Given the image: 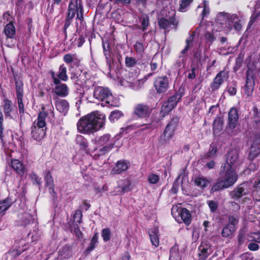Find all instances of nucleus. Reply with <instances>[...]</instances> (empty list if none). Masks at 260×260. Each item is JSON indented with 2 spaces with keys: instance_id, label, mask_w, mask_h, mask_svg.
I'll list each match as a JSON object with an SVG mask.
<instances>
[{
  "instance_id": "f257e3e1",
  "label": "nucleus",
  "mask_w": 260,
  "mask_h": 260,
  "mask_svg": "<svg viewBox=\"0 0 260 260\" xmlns=\"http://www.w3.org/2000/svg\"><path fill=\"white\" fill-rule=\"evenodd\" d=\"M106 116L98 112H93L81 117L77 122L78 131L84 134L93 133L105 125Z\"/></svg>"
},
{
  "instance_id": "f03ea898",
  "label": "nucleus",
  "mask_w": 260,
  "mask_h": 260,
  "mask_svg": "<svg viewBox=\"0 0 260 260\" xmlns=\"http://www.w3.org/2000/svg\"><path fill=\"white\" fill-rule=\"evenodd\" d=\"M238 170L223 167V170L220 174V180L212 187L213 191L228 188L232 186L238 179Z\"/></svg>"
},
{
  "instance_id": "7ed1b4c3",
  "label": "nucleus",
  "mask_w": 260,
  "mask_h": 260,
  "mask_svg": "<svg viewBox=\"0 0 260 260\" xmlns=\"http://www.w3.org/2000/svg\"><path fill=\"white\" fill-rule=\"evenodd\" d=\"M217 19L220 24H222V21H225V27L227 28L228 31L231 30L233 27L237 31H240L242 29V24L236 14L229 16V15L219 14L217 16Z\"/></svg>"
},
{
  "instance_id": "20e7f679",
  "label": "nucleus",
  "mask_w": 260,
  "mask_h": 260,
  "mask_svg": "<svg viewBox=\"0 0 260 260\" xmlns=\"http://www.w3.org/2000/svg\"><path fill=\"white\" fill-rule=\"evenodd\" d=\"M83 10V6L81 0H71L69 4L67 18L65 20L64 28H67L71 24L76 13Z\"/></svg>"
},
{
  "instance_id": "39448f33",
  "label": "nucleus",
  "mask_w": 260,
  "mask_h": 260,
  "mask_svg": "<svg viewBox=\"0 0 260 260\" xmlns=\"http://www.w3.org/2000/svg\"><path fill=\"white\" fill-rule=\"evenodd\" d=\"M172 214L179 223L183 222L189 225L191 221L190 212L186 208L179 209L178 206H174L172 208Z\"/></svg>"
},
{
  "instance_id": "423d86ee",
  "label": "nucleus",
  "mask_w": 260,
  "mask_h": 260,
  "mask_svg": "<svg viewBox=\"0 0 260 260\" xmlns=\"http://www.w3.org/2000/svg\"><path fill=\"white\" fill-rule=\"evenodd\" d=\"M178 123L177 120L173 119L166 126L163 134L161 136L160 140L162 143H167L173 139Z\"/></svg>"
},
{
  "instance_id": "0eeeda50",
  "label": "nucleus",
  "mask_w": 260,
  "mask_h": 260,
  "mask_svg": "<svg viewBox=\"0 0 260 260\" xmlns=\"http://www.w3.org/2000/svg\"><path fill=\"white\" fill-rule=\"evenodd\" d=\"M241 161L239 159L238 152L236 150H231L228 154L224 167L239 170Z\"/></svg>"
},
{
  "instance_id": "6e6552de",
  "label": "nucleus",
  "mask_w": 260,
  "mask_h": 260,
  "mask_svg": "<svg viewBox=\"0 0 260 260\" xmlns=\"http://www.w3.org/2000/svg\"><path fill=\"white\" fill-rule=\"evenodd\" d=\"M51 77L53 80V83L55 84V87L53 89V91L56 95L65 97L69 94V89L67 84L61 83L59 79H58L55 74V73H51Z\"/></svg>"
},
{
  "instance_id": "1a4fd4ad",
  "label": "nucleus",
  "mask_w": 260,
  "mask_h": 260,
  "mask_svg": "<svg viewBox=\"0 0 260 260\" xmlns=\"http://www.w3.org/2000/svg\"><path fill=\"white\" fill-rule=\"evenodd\" d=\"M169 80L167 76L157 77L154 82V87L157 92L161 93L166 92L169 87Z\"/></svg>"
},
{
  "instance_id": "9d476101",
  "label": "nucleus",
  "mask_w": 260,
  "mask_h": 260,
  "mask_svg": "<svg viewBox=\"0 0 260 260\" xmlns=\"http://www.w3.org/2000/svg\"><path fill=\"white\" fill-rule=\"evenodd\" d=\"M251 185L250 183L246 182L239 185L232 193V197L235 199L246 195L250 193Z\"/></svg>"
},
{
  "instance_id": "9b49d317",
  "label": "nucleus",
  "mask_w": 260,
  "mask_h": 260,
  "mask_svg": "<svg viewBox=\"0 0 260 260\" xmlns=\"http://www.w3.org/2000/svg\"><path fill=\"white\" fill-rule=\"evenodd\" d=\"M131 182L127 179L122 180L118 182V186L115 187L111 195L117 196L124 194L126 191L131 190Z\"/></svg>"
},
{
  "instance_id": "f8f14e48",
  "label": "nucleus",
  "mask_w": 260,
  "mask_h": 260,
  "mask_svg": "<svg viewBox=\"0 0 260 260\" xmlns=\"http://www.w3.org/2000/svg\"><path fill=\"white\" fill-rule=\"evenodd\" d=\"M213 252L212 246L208 241L202 242L199 247V256L200 259H205Z\"/></svg>"
},
{
  "instance_id": "ddd939ff",
  "label": "nucleus",
  "mask_w": 260,
  "mask_h": 260,
  "mask_svg": "<svg viewBox=\"0 0 260 260\" xmlns=\"http://www.w3.org/2000/svg\"><path fill=\"white\" fill-rule=\"evenodd\" d=\"M254 79L252 71L248 70L247 72L246 84L244 87V93L247 96H249L252 94L254 90Z\"/></svg>"
},
{
  "instance_id": "4468645a",
  "label": "nucleus",
  "mask_w": 260,
  "mask_h": 260,
  "mask_svg": "<svg viewBox=\"0 0 260 260\" xmlns=\"http://www.w3.org/2000/svg\"><path fill=\"white\" fill-rule=\"evenodd\" d=\"M151 111V109L148 106L139 104L135 106L134 112L140 118H145L149 116Z\"/></svg>"
},
{
  "instance_id": "2eb2a0df",
  "label": "nucleus",
  "mask_w": 260,
  "mask_h": 260,
  "mask_svg": "<svg viewBox=\"0 0 260 260\" xmlns=\"http://www.w3.org/2000/svg\"><path fill=\"white\" fill-rule=\"evenodd\" d=\"M111 93V92L108 88L98 86L95 87L94 90L93 96L99 100L105 102Z\"/></svg>"
},
{
  "instance_id": "dca6fc26",
  "label": "nucleus",
  "mask_w": 260,
  "mask_h": 260,
  "mask_svg": "<svg viewBox=\"0 0 260 260\" xmlns=\"http://www.w3.org/2000/svg\"><path fill=\"white\" fill-rule=\"evenodd\" d=\"M177 105L176 101V98L172 96L168 100L165 102L162 105L160 114L162 116H165L168 114L169 112L172 111Z\"/></svg>"
},
{
  "instance_id": "f3484780",
  "label": "nucleus",
  "mask_w": 260,
  "mask_h": 260,
  "mask_svg": "<svg viewBox=\"0 0 260 260\" xmlns=\"http://www.w3.org/2000/svg\"><path fill=\"white\" fill-rule=\"evenodd\" d=\"M130 166L129 161L126 160H120L118 161L115 167L112 169L111 173L113 175L120 174L126 171Z\"/></svg>"
},
{
  "instance_id": "a211bd4d",
  "label": "nucleus",
  "mask_w": 260,
  "mask_h": 260,
  "mask_svg": "<svg viewBox=\"0 0 260 260\" xmlns=\"http://www.w3.org/2000/svg\"><path fill=\"white\" fill-rule=\"evenodd\" d=\"M228 78V74L226 71L220 72L215 77L211 85L213 90H216L219 88L224 80Z\"/></svg>"
},
{
  "instance_id": "6ab92c4d",
  "label": "nucleus",
  "mask_w": 260,
  "mask_h": 260,
  "mask_svg": "<svg viewBox=\"0 0 260 260\" xmlns=\"http://www.w3.org/2000/svg\"><path fill=\"white\" fill-rule=\"evenodd\" d=\"M260 153V140L257 139L254 141L249 149L248 158L250 160H253Z\"/></svg>"
},
{
  "instance_id": "aec40b11",
  "label": "nucleus",
  "mask_w": 260,
  "mask_h": 260,
  "mask_svg": "<svg viewBox=\"0 0 260 260\" xmlns=\"http://www.w3.org/2000/svg\"><path fill=\"white\" fill-rule=\"evenodd\" d=\"M100 143L105 146L101 149L103 151V153L110 150L114 145L113 141L110 139L109 135H105L101 137L100 139Z\"/></svg>"
},
{
  "instance_id": "412c9836",
  "label": "nucleus",
  "mask_w": 260,
  "mask_h": 260,
  "mask_svg": "<svg viewBox=\"0 0 260 260\" xmlns=\"http://www.w3.org/2000/svg\"><path fill=\"white\" fill-rule=\"evenodd\" d=\"M46 134V130L40 128L36 125H32L31 127V137L37 141H40L43 139Z\"/></svg>"
},
{
  "instance_id": "4be33fe9",
  "label": "nucleus",
  "mask_w": 260,
  "mask_h": 260,
  "mask_svg": "<svg viewBox=\"0 0 260 260\" xmlns=\"http://www.w3.org/2000/svg\"><path fill=\"white\" fill-rule=\"evenodd\" d=\"M239 116L237 110L236 108H232L229 113V125L230 128H234L236 125Z\"/></svg>"
},
{
  "instance_id": "5701e85b",
  "label": "nucleus",
  "mask_w": 260,
  "mask_h": 260,
  "mask_svg": "<svg viewBox=\"0 0 260 260\" xmlns=\"http://www.w3.org/2000/svg\"><path fill=\"white\" fill-rule=\"evenodd\" d=\"M158 232V229L156 227H154L149 230L151 244L155 247H158L159 244Z\"/></svg>"
},
{
  "instance_id": "b1692460",
  "label": "nucleus",
  "mask_w": 260,
  "mask_h": 260,
  "mask_svg": "<svg viewBox=\"0 0 260 260\" xmlns=\"http://www.w3.org/2000/svg\"><path fill=\"white\" fill-rule=\"evenodd\" d=\"M4 32L6 36L7 40L14 39L16 35V28L14 24L11 22L8 23L4 28Z\"/></svg>"
},
{
  "instance_id": "393cba45",
  "label": "nucleus",
  "mask_w": 260,
  "mask_h": 260,
  "mask_svg": "<svg viewBox=\"0 0 260 260\" xmlns=\"http://www.w3.org/2000/svg\"><path fill=\"white\" fill-rule=\"evenodd\" d=\"M11 166L14 170L20 175H23L26 172V169L22 163L18 159H14L11 161Z\"/></svg>"
},
{
  "instance_id": "a878e982",
  "label": "nucleus",
  "mask_w": 260,
  "mask_h": 260,
  "mask_svg": "<svg viewBox=\"0 0 260 260\" xmlns=\"http://www.w3.org/2000/svg\"><path fill=\"white\" fill-rule=\"evenodd\" d=\"M47 114L44 111L41 112L38 117L37 119L34 121L33 125H36L40 128L46 129V118Z\"/></svg>"
},
{
  "instance_id": "bb28decb",
  "label": "nucleus",
  "mask_w": 260,
  "mask_h": 260,
  "mask_svg": "<svg viewBox=\"0 0 260 260\" xmlns=\"http://www.w3.org/2000/svg\"><path fill=\"white\" fill-rule=\"evenodd\" d=\"M56 108L60 113L65 115L69 109V103L65 100H59L56 101Z\"/></svg>"
},
{
  "instance_id": "cd10ccee",
  "label": "nucleus",
  "mask_w": 260,
  "mask_h": 260,
  "mask_svg": "<svg viewBox=\"0 0 260 260\" xmlns=\"http://www.w3.org/2000/svg\"><path fill=\"white\" fill-rule=\"evenodd\" d=\"M4 102L3 109L5 116L12 118L11 112L12 111V102L8 99H5Z\"/></svg>"
},
{
  "instance_id": "c85d7f7f",
  "label": "nucleus",
  "mask_w": 260,
  "mask_h": 260,
  "mask_svg": "<svg viewBox=\"0 0 260 260\" xmlns=\"http://www.w3.org/2000/svg\"><path fill=\"white\" fill-rule=\"evenodd\" d=\"M34 218L32 216L27 213L23 214L19 220L20 225L22 226H25L34 221Z\"/></svg>"
},
{
  "instance_id": "c756f323",
  "label": "nucleus",
  "mask_w": 260,
  "mask_h": 260,
  "mask_svg": "<svg viewBox=\"0 0 260 260\" xmlns=\"http://www.w3.org/2000/svg\"><path fill=\"white\" fill-rule=\"evenodd\" d=\"M57 77L59 79L63 81H67L68 80V76L67 74V68L64 64L60 66Z\"/></svg>"
},
{
  "instance_id": "7c9ffc66",
  "label": "nucleus",
  "mask_w": 260,
  "mask_h": 260,
  "mask_svg": "<svg viewBox=\"0 0 260 260\" xmlns=\"http://www.w3.org/2000/svg\"><path fill=\"white\" fill-rule=\"evenodd\" d=\"M210 183V181L203 177H199L195 179L194 183L198 187L204 188Z\"/></svg>"
},
{
  "instance_id": "2f4dec72",
  "label": "nucleus",
  "mask_w": 260,
  "mask_h": 260,
  "mask_svg": "<svg viewBox=\"0 0 260 260\" xmlns=\"http://www.w3.org/2000/svg\"><path fill=\"white\" fill-rule=\"evenodd\" d=\"M17 98L23 96V83L22 81L17 80L15 82Z\"/></svg>"
},
{
  "instance_id": "473e14b6",
  "label": "nucleus",
  "mask_w": 260,
  "mask_h": 260,
  "mask_svg": "<svg viewBox=\"0 0 260 260\" xmlns=\"http://www.w3.org/2000/svg\"><path fill=\"white\" fill-rule=\"evenodd\" d=\"M236 231L234 228V226L231 224H227L225 226L222 232L221 235L224 237H228L232 235Z\"/></svg>"
},
{
  "instance_id": "72a5a7b5",
  "label": "nucleus",
  "mask_w": 260,
  "mask_h": 260,
  "mask_svg": "<svg viewBox=\"0 0 260 260\" xmlns=\"http://www.w3.org/2000/svg\"><path fill=\"white\" fill-rule=\"evenodd\" d=\"M105 102L113 107H118L120 105L119 99L114 97L112 93L110 94Z\"/></svg>"
},
{
  "instance_id": "f704fd0d",
  "label": "nucleus",
  "mask_w": 260,
  "mask_h": 260,
  "mask_svg": "<svg viewBox=\"0 0 260 260\" xmlns=\"http://www.w3.org/2000/svg\"><path fill=\"white\" fill-rule=\"evenodd\" d=\"M45 180L46 181V185L49 187L50 189L53 190L54 188L53 179L49 171H47L46 172L45 176Z\"/></svg>"
},
{
  "instance_id": "c9c22d12",
  "label": "nucleus",
  "mask_w": 260,
  "mask_h": 260,
  "mask_svg": "<svg viewBox=\"0 0 260 260\" xmlns=\"http://www.w3.org/2000/svg\"><path fill=\"white\" fill-rule=\"evenodd\" d=\"M123 116V113L121 111L119 110L112 111L109 117V120L112 122H114L115 121L118 120L119 118H120Z\"/></svg>"
},
{
  "instance_id": "e433bc0d",
  "label": "nucleus",
  "mask_w": 260,
  "mask_h": 260,
  "mask_svg": "<svg viewBox=\"0 0 260 260\" xmlns=\"http://www.w3.org/2000/svg\"><path fill=\"white\" fill-rule=\"evenodd\" d=\"M172 22V19L168 20L164 18H161L158 22L159 26L163 29H168L171 25Z\"/></svg>"
},
{
  "instance_id": "4c0bfd02",
  "label": "nucleus",
  "mask_w": 260,
  "mask_h": 260,
  "mask_svg": "<svg viewBox=\"0 0 260 260\" xmlns=\"http://www.w3.org/2000/svg\"><path fill=\"white\" fill-rule=\"evenodd\" d=\"M201 7L203 8V10L201 13V15L203 18L209 14L210 10L209 7V3L206 1H204L203 3V6L200 5L198 6L197 9H198Z\"/></svg>"
},
{
  "instance_id": "58836bf2",
  "label": "nucleus",
  "mask_w": 260,
  "mask_h": 260,
  "mask_svg": "<svg viewBox=\"0 0 260 260\" xmlns=\"http://www.w3.org/2000/svg\"><path fill=\"white\" fill-rule=\"evenodd\" d=\"M169 260H180V258L178 252V248L174 246L170 250V255Z\"/></svg>"
},
{
  "instance_id": "ea45409f",
  "label": "nucleus",
  "mask_w": 260,
  "mask_h": 260,
  "mask_svg": "<svg viewBox=\"0 0 260 260\" xmlns=\"http://www.w3.org/2000/svg\"><path fill=\"white\" fill-rule=\"evenodd\" d=\"M98 235L97 233L94 234L91 240L90 244L88 248L86 249V251L88 252H90L93 249H94L95 247V244L98 243Z\"/></svg>"
},
{
  "instance_id": "a19ab883",
  "label": "nucleus",
  "mask_w": 260,
  "mask_h": 260,
  "mask_svg": "<svg viewBox=\"0 0 260 260\" xmlns=\"http://www.w3.org/2000/svg\"><path fill=\"white\" fill-rule=\"evenodd\" d=\"M10 206V203L8 200H4L0 202V213L6 211Z\"/></svg>"
},
{
  "instance_id": "79ce46f5",
  "label": "nucleus",
  "mask_w": 260,
  "mask_h": 260,
  "mask_svg": "<svg viewBox=\"0 0 260 260\" xmlns=\"http://www.w3.org/2000/svg\"><path fill=\"white\" fill-rule=\"evenodd\" d=\"M193 0H180V10L182 12L186 11V9L190 5Z\"/></svg>"
},
{
  "instance_id": "37998d69",
  "label": "nucleus",
  "mask_w": 260,
  "mask_h": 260,
  "mask_svg": "<svg viewBox=\"0 0 260 260\" xmlns=\"http://www.w3.org/2000/svg\"><path fill=\"white\" fill-rule=\"evenodd\" d=\"M194 36L193 35H190L188 38L186 40V46L184 49L182 50V52L183 53H185L187 52V51L188 50L189 48H190L192 46V41L193 40Z\"/></svg>"
},
{
  "instance_id": "c03bdc74",
  "label": "nucleus",
  "mask_w": 260,
  "mask_h": 260,
  "mask_svg": "<svg viewBox=\"0 0 260 260\" xmlns=\"http://www.w3.org/2000/svg\"><path fill=\"white\" fill-rule=\"evenodd\" d=\"M148 180L151 184H156L159 180V177L158 175L151 173L148 176Z\"/></svg>"
},
{
  "instance_id": "a18cd8bd",
  "label": "nucleus",
  "mask_w": 260,
  "mask_h": 260,
  "mask_svg": "<svg viewBox=\"0 0 260 260\" xmlns=\"http://www.w3.org/2000/svg\"><path fill=\"white\" fill-rule=\"evenodd\" d=\"M102 236L104 241H108L110 239L111 231L109 229H104L102 230Z\"/></svg>"
},
{
  "instance_id": "49530a36",
  "label": "nucleus",
  "mask_w": 260,
  "mask_h": 260,
  "mask_svg": "<svg viewBox=\"0 0 260 260\" xmlns=\"http://www.w3.org/2000/svg\"><path fill=\"white\" fill-rule=\"evenodd\" d=\"M82 217V213L80 210H77L74 215V222L77 224L80 223L81 222V219Z\"/></svg>"
},
{
  "instance_id": "de8ad7c7",
  "label": "nucleus",
  "mask_w": 260,
  "mask_h": 260,
  "mask_svg": "<svg viewBox=\"0 0 260 260\" xmlns=\"http://www.w3.org/2000/svg\"><path fill=\"white\" fill-rule=\"evenodd\" d=\"M71 231L74 233V234L76 235V236L80 238L82 236V233L80 230L78 225H74L71 226Z\"/></svg>"
},
{
  "instance_id": "09e8293b",
  "label": "nucleus",
  "mask_w": 260,
  "mask_h": 260,
  "mask_svg": "<svg viewBox=\"0 0 260 260\" xmlns=\"http://www.w3.org/2000/svg\"><path fill=\"white\" fill-rule=\"evenodd\" d=\"M142 84V82L141 80L135 78V80L134 81L132 84H129V87L134 90H138L141 88Z\"/></svg>"
},
{
  "instance_id": "8fccbe9b",
  "label": "nucleus",
  "mask_w": 260,
  "mask_h": 260,
  "mask_svg": "<svg viewBox=\"0 0 260 260\" xmlns=\"http://www.w3.org/2000/svg\"><path fill=\"white\" fill-rule=\"evenodd\" d=\"M125 62L126 66L128 67H132L134 66L137 63V61L135 58L129 57H125Z\"/></svg>"
},
{
  "instance_id": "3c124183",
  "label": "nucleus",
  "mask_w": 260,
  "mask_h": 260,
  "mask_svg": "<svg viewBox=\"0 0 260 260\" xmlns=\"http://www.w3.org/2000/svg\"><path fill=\"white\" fill-rule=\"evenodd\" d=\"M249 241H254L260 243V233H253L249 236Z\"/></svg>"
},
{
  "instance_id": "603ef678",
  "label": "nucleus",
  "mask_w": 260,
  "mask_h": 260,
  "mask_svg": "<svg viewBox=\"0 0 260 260\" xmlns=\"http://www.w3.org/2000/svg\"><path fill=\"white\" fill-rule=\"evenodd\" d=\"M75 58V54H67L63 57V60L67 63H71Z\"/></svg>"
},
{
  "instance_id": "864d4df0",
  "label": "nucleus",
  "mask_w": 260,
  "mask_h": 260,
  "mask_svg": "<svg viewBox=\"0 0 260 260\" xmlns=\"http://www.w3.org/2000/svg\"><path fill=\"white\" fill-rule=\"evenodd\" d=\"M205 39L207 43H212L215 40V38L212 33L207 32L205 35Z\"/></svg>"
},
{
  "instance_id": "5fc2aeb1",
  "label": "nucleus",
  "mask_w": 260,
  "mask_h": 260,
  "mask_svg": "<svg viewBox=\"0 0 260 260\" xmlns=\"http://www.w3.org/2000/svg\"><path fill=\"white\" fill-rule=\"evenodd\" d=\"M141 25L142 26V29L143 31H144L147 29L148 26L149 25V19L147 16L144 17L143 18L141 22Z\"/></svg>"
},
{
  "instance_id": "6e6d98bb",
  "label": "nucleus",
  "mask_w": 260,
  "mask_h": 260,
  "mask_svg": "<svg viewBox=\"0 0 260 260\" xmlns=\"http://www.w3.org/2000/svg\"><path fill=\"white\" fill-rule=\"evenodd\" d=\"M17 101H18L19 112L20 113H23L24 112V105H23V102H22L23 97L17 98Z\"/></svg>"
},
{
  "instance_id": "4d7b16f0",
  "label": "nucleus",
  "mask_w": 260,
  "mask_h": 260,
  "mask_svg": "<svg viewBox=\"0 0 260 260\" xmlns=\"http://www.w3.org/2000/svg\"><path fill=\"white\" fill-rule=\"evenodd\" d=\"M208 204L211 211L214 212L217 209L218 205L216 202L213 201H208Z\"/></svg>"
},
{
  "instance_id": "13d9d810",
  "label": "nucleus",
  "mask_w": 260,
  "mask_h": 260,
  "mask_svg": "<svg viewBox=\"0 0 260 260\" xmlns=\"http://www.w3.org/2000/svg\"><path fill=\"white\" fill-rule=\"evenodd\" d=\"M228 92L231 95H235L237 93V89L236 84L233 86H230L228 89Z\"/></svg>"
},
{
  "instance_id": "bf43d9fd",
  "label": "nucleus",
  "mask_w": 260,
  "mask_h": 260,
  "mask_svg": "<svg viewBox=\"0 0 260 260\" xmlns=\"http://www.w3.org/2000/svg\"><path fill=\"white\" fill-rule=\"evenodd\" d=\"M135 48L137 52L141 53L144 50V46L142 43L137 42L135 45Z\"/></svg>"
},
{
  "instance_id": "052dcab7",
  "label": "nucleus",
  "mask_w": 260,
  "mask_h": 260,
  "mask_svg": "<svg viewBox=\"0 0 260 260\" xmlns=\"http://www.w3.org/2000/svg\"><path fill=\"white\" fill-rule=\"evenodd\" d=\"M238 220L237 218L232 216L229 218V223L228 224H231L236 229V225L238 224Z\"/></svg>"
},
{
  "instance_id": "680f3d73",
  "label": "nucleus",
  "mask_w": 260,
  "mask_h": 260,
  "mask_svg": "<svg viewBox=\"0 0 260 260\" xmlns=\"http://www.w3.org/2000/svg\"><path fill=\"white\" fill-rule=\"evenodd\" d=\"M83 10L81 11H79L78 12H77V17H76V27H77L78 26V22H77V20H80V23L83 21Z\"/></svg>"
},
{
  "instance_id": "e2e57ef3",
  "label": "nucleus",
  "mask_w": 260,
  "mask_h": 260,
  "mask_svg": "<svg viewBox=\"0 0 260 260\" xmlns=\"http://www.w3.org/2000/svg\"><path fill=\"white\" fill-rule=\"evenodd\" d=\"M4 120L3 114L2 112H0V138L2 139L3 137V122Z\"/></svg>"
},
{
  "instance_id": "0e129e2a",
  "label": "nucleus",
  "mask_w": 260,
  "mask_h": 260,
  "mask_svg": "<svg viewBox=\"0 0 260 260\" xmlns=\"http://www.w3.org/2000/svg\"><path fill=\"white\" fill-rule=\"evenodd\" d=\"M78 139V141H80V139H81V142H80L81 148L83 149H86L87 147V143L86 140L83 139L82 137H79Z\"/></svg>"
},
{
  "instance_id": "69168bd1",
  "label": "nucleus",
  "mask_w": 260,
  "mask_h": 260,
  "mask_svg": "<svg viewBox=\"0 0 260 260\" xmlns=\"http://www.w3.org/2000/svg\"><path fill=\"white\" fill-rule=\"evenodd\" d=\"M248 248L251 250L255 251V250H257L258 249L259 246L258 244H257L256 243H250L248 245Z\"/></svg>"
},
{
  "instance_id": "338daca9",
  "label": "nucleus",
  "mask_w": 260,
  "mask_h": 260,
  "mask_svg": "<svg viewBox=\"0 0 260 260\" xmlns=\"http://www.w3.org/2000/svg\"><path fill=\"white\" fill-rule=\"evenodd\" d=\"M217 152V148L214 146L211 147V149L210 150V151L208 153L209 157H212L213 156L215 153Z\"/></svg>"
},
{
  "instance_id": "774afa93",
  "label": "nucleus",
  "mask_w": 260,
  "mask_h": 260,
  "mask_svg": "<svg viewBox=\"0 0 260 260\" xmlns=\"http://www.w3.org/2000/svg\"><path fill=\"white\" fill-rule=\"evenodd\" d=\"M187 77L189 79H193L195 78L196 73H195L194 68L192 69L191 72L188 74Z\"/></svg>"
}]
</instances>
